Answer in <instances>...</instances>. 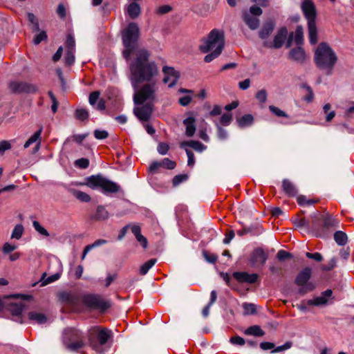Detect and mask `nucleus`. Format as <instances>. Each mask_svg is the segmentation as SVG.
<instances>
[{
	"label": "nucleus",
	"instance_id": "1",
	"mask_svg": "<svg viewBox=\"0 0 354 354\" xmlns=\"http://www.w3.org/2000/svg\"><path fill=\"white\" fill-rule=\"evenodd\" d=\"M149 56L146 49H138L129 63V80L133 90H137L139 84L142 82L156 80L158 66L155 62L149 60Z\"/></svg>",
	"mask_w": 354,
	"mask_h": 354
},
{
	"label": "nucleus",
	"instance_id": "2",
	"mask_svg": "<svg viewBox=\"0 0 354 354\" xmlns=\"http://www.w3.org/2000/svg\"><path fill=\"white\" fill-rule=\"evenodd\" d=\"M314 61L316 66L330 75L337 62V56L332 48L326 42L320 43L315 50Z\"/></svg>",
	"mask_w": 354,
	"mask_h": 354
},
{
	"label": "nucleus",
	"instance_id": "3",
	"mask_svg": "<svg viewBox=\"0 0 354 354\" xmlns=\"http://www.w3.org/2000/svg\"><path fill=\"white\" fill-rule=\"evenodd\" d=\"M112 335L111 330L108 328L93 326L88 330L89 344L96 352L102 353L105 351L103 346L112 337Z\"/></svg>",
	"mask_w": 354,
	"mask_h": 354
},
{
	"label": "nucleus",
	"instance_id": "4",
	"mask_svg": "<svg viewBox=\"0 0 354 354\" xmlns=\"http://www.w3.org/2000/svg\"><path fill=\"white\" fill-rule=\"evenodd\" d=\"M134 91L133 102L135 104L143 103L154 104L157 101L156 92L158 91V85L156 80L147 82L140 88H138L137 90Z\"/></svg>",
	"mask_w": 354,
	"mask_h": 354
},
{
	"label": "nucleus",
	"instance_id": "5",
	"mask_svg": "<svg viewBox=\"0 0 354 354\" xmlns=\"http://www.w3.org/2000/svg\"><path fill=\"white\" fill-rule=\"evenodd\" d=\"M224 46L223 31L218 29H213L206 38L201 40L199 49L203 53L214 50L222 52Z\"/></svg>",
	"mask_w": 354,
	"mask_h": 354
},
{
	"label": "nucleus",
	"instance_id": "6",
	"mask_svg": "<svg viewBox=\"0 0 354 354\" xmlns=\"http://www.w3.org/2000/svg\"><path fill=\"white\" fill-rule=\"evenodd\" d=\"M140 35V29L138 25L131 22L122 32V39L124 50L123 56L128 59L131 53L135 50Z\"/></svg>",
	"mask_w": 354,
	"mask_h": 354
},
{
	"label": "nucleus",
	"instance_id": "7",
	"mask_svg": "<svg viewBox=\"0 0 354 354\" xmlns=\"http://www.w3.org/2000/svg\"><path fill=\"white\" fill-rule=\"evenodd\" d=\"M63 343L69 351H77L84 345V336L79 330L68 328L63 332Z\"/></svg>",
	"mask_w": 354,
	"mask_h": 354
},
{
	"label": "nucleus",
	"instance_id": "8",
	"mask_svg": "<svg viewBox=\"0 0 354 354\" xmlns=\"http://www.w3.org/2000/svg\"><path fill=\"white\" fill-rule=\"evenodd\" d=\"M312 276V269L309 267L303 268L296 276L295 283L299 287L298 292L304 295L315 288L313 282L310 281Z\"/></svg>",
	"mask_w": 354,
	"mask_h": 354
},
{
	"label": "nucleus",
	"instance_id": "9",
	"mask_svg": "<svg viewBox=\"0 0 354 354\" xmlns=\"http://www.w3.org/2000/svg\"><path fill=\"white\" fill-rule=\"evenodd\" d=\"M84 303L93 308L105 310L111 306L110 302L95 295H88L84 298Z\"/></svg>",
	"mask_w": 354,
	"mask_h": 354
},
{
	"label": "nucleus",
	"instance_id": "10",
	"mask_svg": "<svg viewBox=\"0 0 354 354\" xmlns=\"http://www.w3.org/2000/svg\"><path fill=\"white\" fill-rule=\"evenodd\" d=\"M153 109V104H136L133 109V113L136 118L140 122H147L149 120Z\"/></svg>",
	"mask_w": 354,
	"mask_h": 354
},
{
	"label": "nucleus",
	"instance_id": "11",
	"mask_svg": "<svg viewBox=\"0 0 354 354\" xmlns=\"http://www.w3.org/2000/svg\"><path fill=\"white\" fill-rule=\"evenodd\" d=\"M268 259L267 254L261 248H256L251 253L248 261L250 266L254 268L263 266Z\"/></svg>",
	"mask_w": 354,
	"mask_h": 354
},
{
	"label": "nucleus",
	"instance_id": "12",
	"mask_svg": "<svg viewBox=\"0 0 354 354\" xmlns=\"http://www.w3.org/2000/svg\"><path fill=\"white\" fill-rule=\"evenodd\" d=\"M162 73L164 74L163 82L167 84L169 88L175 86L179 79V73L173 67L167 66L162 68Z\"/></svg>",
	"mask_w": 354,
	"mask_h": 354
},
{
	"label": "nucleus",
	"instance_id": "13",
	"mask_svg": "<svg viewBox=\"0 0 354 354\" xmlns=\"http://www.w3.org/2000/svg\"><path fill=\"white\" fill-rule=\"evenodd\" d=\"M9 88L12 93H33L36 88L34 85L20 81H12L9 83Z\"/></svg>",
	"mask_w": 354,
	"mask_h": 354
},
{
	"label": "nucleus",
	"instance_id": "14",
	"mask_svg": "<svg viewBox=\"0 0 354 354\" xmlns=\"http://www.w3.org/2000/svg\"><path fill=\"white\" fill-rule=\"evenodd\" d=\"M288 59L297 64H303L307 59V55L304 49L297 46L290 49L288 53Z\"/></svg>",
	"mask_w": 354,
	"mask_h": 354
},
{
	"label": "nucleus",
	"instance_id": "15",
	"mask_svg": "<svg viewBox=\"0 0 354 354\" xmlns=\"http://www.w3.org/2000/svg\"><path fill=\"white\" fill-rule=\"evenodd\" d=\"M287 35V29L286 28H281L274 36L273 43L265 42L264 45L268 48H280L284 44Z\"/></svg>",
	"mask_w": 354,
	"mask_h": 354
},
{
	"label": "nucleus",
	"instance_id": "16",
	"mask_svg": "<svg viewBox=\"0 0 354 354\" xmlns=\"http://www.w3.org/2000/svg\"><path fill=\"white\" fill-rule=\"evenodd\" d=\"M301 9L308 20V23L315 22L316 10L313 3L310 0H303Z\"/></svg>",
	"mask_w": 354,
	"mask_h": 354
},
{
	"label": "nucleus",
	"instance_id": "17",
	"mask_svg": "<svg viewBox=\"0 0 354 354\" xmlns=\"http://www.w3.org/2000/svg\"><path fill=\"white\" fill-rule=\"evenodd\" d=\"M332 295L333 291L330 289H327L322 292L320 296L308 300L307 304L310 306H315L326 305L328 304V299L332 297Z\"/></svg>",
	"mask_w": 354,
	"mask_h": 354
},
{
	"label": "nucleus",
	"instance_id": "18",
	"mask_svg": "<svg viewBox=\"0 0 354 354\" xmlns=\"http://www.w3.org/2000/svg\"><path fill=\"white\" fill-rule=\"evenodd\" d=\"M293 39L297 46H301V45L304 43V33L303 28L301 26H297L296 28L294 35L293 33H291L289 35L286 43V48L290 47Z\"/></svg>",
	"mask_w": 354,
	"mask_h": 354
},
{
	"label": "nucleus",
	"instance_id": "19",
	"mask_svg": "<svg viewBox=\"0 0 354 354\" xmlns=\"http://www.w3.org/2000/svg\"><path fill=\"white\" fill-rule=\"evenodd\" d=\"M233 277L239 282H246L249 283H255L258 279L257 274H249L245 272H235L233 273Z\"/></svg>",
	"mask_w": 354,
	"mask_h": 354
},
{
	"label": "nucleus",
	"instance_id": "20",
	"mask_svg": "<svg viewBox=\"0 0 354 354\" xmlns=\"http://www.w3.org/2000/svg\"><path fill=\"white\" fill-rule=\"evenodd\" d=\"M101 189L104 194H115L120 191V187L115 182L104 178Z\"/></svg>",
	"mask_w": 354,
	"mask_h": 354
},
{
	"label": "nucleus",
	"instance_id": "21",
	"mask_svg": "<svg viewBox=\"0 0 354 354\" xmlns=\"http://www.w3.org/2000/svg\"><path fill=\"white\" fill-rule=\"evenodd\" d=\"M183 124L185 127V135L187 137H192L196 131L195 118L190 115L183 120Z\"/></svg>",
	"mask_w": 354,
	"mask_h": 354
},
{
	"label": "nucleus",
	"instance_id": "22",
	"mask_svg": "<svg viewBox=\"0 0 354 354\" xmlns=\"http://www.w3.org/2000/svg\"><path fill=\"white\" fill-rule=\"evenodd\" d=\"M308 39L310 44L314 45L317 43V28L315 22L308 23Z\"/></svg>",
	"mask_w": 354,
	"mask_h": 354
},
{
	"label": "nucleus",
	"instance_id": "23",
	"mask_svg": "<svg viewBox=\"0 0 354 354\" xmlns=\"http://www.w3.org/2000/svg\"><path fill=\"white\" fill-rule=\"evenodd\" d=\"M283 192L289 196H295L297 194V189L294 184L288 179H284L282 182Z\"/></svg>",
	"mask_w": 354,
	"mask_h": 354
},
{
	"label": "nucleus",
	"instance_id": "24",
	"mask_svg": "<svg viewBox=\"0 0 354 354\" xmlns=\"http://www.w3.org/2000/svg\"><path fill=\"white\" fill-rule=\"evenodd\" d=\"M243 20L251 30H256L259 26V20L248 12L243 15Z\"/></svg>",
	"mask_w": 354,
	"mask_h": 354
},
{
	"label": "nucleus",
	"instance_id": "25",
	"mask_svg": "<svg viewBox=\"0 0 354 354\" xmlns=\"http://www.w3.org/2000/svg\"><path fill=\"white\" fill-rule=\"evenodd\" d=\"M274 28V24L270 21L264 24L261 30L259 31V37L265 39H266L273 31Z\"/></svg>",
	"mask_w": 354,
	"mask_h": 354
},
{
	"label": "nucleus",
	"instance_id": "26",
	"mask_svg": "<svg viewBox=\"0 0 354 354\" xmlns=\"http://www.w3.org/2000/svg\"><path fill=\"white\" fill-rule=\"evenodd\" d=\"M127 13L131 19L137 18L140 14V7L136 2L131 3L127 8Z\"/></svg>",
	"mask_w": 354,
	"mask_h": 354
},
{
	"label": "nucleus",
	"instance_id": "27",
	"mask_svg": "<svg viewBox=\"0 0 354 354\" xmlns=\"http://www.w3.org/2000/svg\"><path fill=\"white\" fill-rule=\"evenodd\" d=\"M28 319L32 323H37L39 324H43L46 322L47 318L46 317L40 313L37 312H30L28 315Z\"/></svg>",
	"mask_w": 354,
	"mask_h": 354
},
{
	"label": "nucleus",
	"instance_id": "28",
	"mask_svg": "<svg viewBox=\"0 0 354 354\" xmlns=\"http://www.w3.org/2000/svg\"><path fill=\"white\" fill-rule=\"evenodd\" d=\"M60 272H57L49 277H46V274L43 273L39 280V283H41L40 286H44L54 281H56L60 278Z\"/></svg>",
	"mask_w": 354,
	"mask_h": 354
},
{
	"label": "nucleus",
	"instance_id": "29",
	"mask_svg": "<svg viewBox=\"0 0 354 354\" xmlns=\"http://www.w3.org/2000/svg\"><path fill=\"white\" fill-rule=\"evenodd\" d=\"M104 177L100 176H92L87 178V185L92 189L100 187L102 186Z\"/></svg>",
	"mask_w": 354,
	"mask_h": 354
},
{
	"label": "nucleus",
	"instance_id": "30",
	"mask_svg": "<svg viewBox=\"0 0 354 354\" xmlns=\"http://www.w3.org/2000/svg\"><path fill=\"white\" fill-rule=\"evenodd\" d=\"M254 118L251 114H246L237 119L238 124L241 128L250 127L252 124Z\"/></svg>",
	"mask_w": 354,
	"mask_h": 354
},
{
	"label": "nucleus",
	"instance_id": "31",
	"mask_svg": "<svg viewBox=\"0 0 354 354\" xmlns=\"http://www.w3.org/2000/svg\"><path fill=\"white\" fill-rule=\"evenodd\" d=\"M245 334L248 335H253L255 337H261L264 335L265 333L264 331L259 326L254 325L248 327L245 330Z\"/></svg>",
	"mask_w": 354,
	"mask_h": 354
},
{
	"label": "nucleus",
	"instance_id": "32",
	"mask_svg": "<svg viewBox=\"0 0 354 354\" xmlns=\"http://www.w3.org/2000/svg\"><path fill=\"white\" fill-rule=\"evenodd\" d=\"M334 239L337 245L342 246L347 243L348 236L345 232L339 230L335 232Z\"/></svg>",
	"mask_w": 354,
	"mask_h": 354
},
{
	"label": "nucleus",
	"instance_id": "33",
	"mask_svg": "<svg viewBox=\"0 0 354 354\" xmlns=\"http://www.w3.org/2000/svg\"><path fill=\"white\" fill-rule=\"evenodd\" d=\"M109 217V214L104 206L99 205L97 207L94 218L96 220H106Z\"/></svg>",
	"mask_w": 354,
	"mask_h": 354
},
{
	"label": "nucleus",
	"instance_id": "34",
	"mask_svg": "<svg viewBox=\"0 0 354 354\" xmlns=\"http://www.w3.org/2000/svg\"><path fill=\"white\" fill-rule=\"evenodd\" d=\"M183 145L189 146L194 149V150H196V151L199 152H202L203 150L206 149V147L204 146L201 142L195 140H191L189 142L183 143L181 145V147H183Z\"/></svg>",
	"mask_w": 354,
	"mask_h": 354
},
{
	"label": "nucleus",
	"instance_id": "35",
	"mask_svg": "<svg viewBox=\"0 0 354 354\" xmlns=\"http://www.w3.org/2000/svg\"><path fill=\"white\" fill-rule=\"evenodd\" d=\"M156 263V259H151L144 264H142L140 268V274L142 275H145L150 268H151L155 263Z\"/></svg>",
	"mask_w": 354,
	"mask_h": 354
},
{
	"label": "nucleus",
	"instance_id": "36",
	"mask_svg": "<svg viewBox=\"0 0 354 354\" xmlns=\"http://www.w3.org/2000/svg\"><path fill=\"white\" fill-rule=\"evenodd\" d=\"M24 306L21 302L17 304H11L8 307L9 310L14 315H21L24 310Z\"/></svg>",
	"mask_w": 354,
	"mask_h": 354
},
{
	"label": "nucleus",
	"instance_id": "37",
	"mask_svg": "<svg viewBox=\"0 0 354 354\" xmlns=\"http://www.w3.org/2000/svg\"><path fill=\"white\" fill-rule=\"evenodd\" d=\"M42 128H40L39 130L35 132L34 134L32 135L30 138L25 142L24 147L25 149H27L28 147H30V145L33 144L34 142H36L38 140H39Z\"/></svg>",
	"mask_w": 354,
	"mask_h": 354
},
{
	"label": "nucleus",
	"instance_id": "38",
	"mask_svg": "<svg viewBox=\"0 0 354 354\" xmlns=\"http://www.w3.org/2000/svg\"><path fill=\"white\" fill-rule=\"evenodd\" d=\"M323 225L324 227H335L338 222L330 215L322 216Z\"/></svg>",
	"mask_w": 354,
	"mask_h": 354
},
{
	"label": "nucleus",
	"instance_id": "39",
	"mask_svg": "<svg viewBox=\"0 0 354 354\" xmlns=\"http://www.w3.org/2000/svg\"><path fill=\"white\" fill-rule=\"evenodd\" d=\"M75 50H66L64 56V62L66 65L71 66L74 64L75 60Z\"/></svg>",
	"mask_w": 354,
	"mask_h": 354
},
{
	"label": "nucleus",
	"instance_id": "40",
	"mask_svg": "<svg viewBox=\"0 0 354 354\" xmlns=\"http://www.w3.org/2000/svg\"><path fill=\"white\" fill-rule=\"evenodd\" d=\"M242 307L245 315H253L256 313V306L253 304L243 303Z\"/></svg>",
	"mask_w": 354,
	"mask_h": 354
},
{
	"label": "nucleus",
	"instance_id": "41",
	"mask_svg": "<svg viewBox=\"0 0 354 354\" xmlns=\"http://www.w3.org/2000/svg\"><path fill=\"white\" fill-rule=\"evenodd\" d=\"M23 232H24L23 225L21 224H18L15 226V227L12 230V232L11 238L15 239H19L21 237Z\"/></svg>",
	"mask_w": 354,
	"mask_h": 354
},
{
	"label": "nucleus",
	"instance_id": "42",
	"mask_svg": "<svg viewBox=\"0 0 354 354\" xmlns=\"http://www.w3.org/2000/svg\"><path fill=\"white\" fill-rule=\"evenodd\" d=\"M311 218H312V229L317 230L319 227V221L322 220V216L319 214L317 212H315L311 214Z\"/></svg>",
	"mask_w": 354,
	"mask_h": 354
},
{
	"label": "nucleus",
	"instance_id": "43",
	"mask_svg": "<svg viewBox=\"0 0 354 354\" xmlns=\"http://www.w3.org/2000/svg\"><path fill=\"white\" fill-rule=\"evenodd\" d=\"M189 178V176L185 174H178L175 176L172 180V184L174 187L178 186L180 183L185 182Z\"/></svg>",
	"mask_w": 354,
	"mask_h": 354
},
{
	"label": "nucleus",
	"instance_id": "44",
	"mask_svg": "<svg viewBox=\"0 0 354 354\" xmlns=\"http://www.w3.org/2000/svg\"><path fill=\"white\" fill-rule=\"evenodd\" d=\"M32 226L35 230L41 235L45 237L49 236V233L48 231L43 226H41L38 221H34L32 222Z\"/></svg>",
	"mask_w": 354,
	"mask_h": 354
},
{
	"label": "nucleus",
	"instance_id": "45",
	"mask_svg": "<svg viewBox=\"0 0 354 354\" xmlns=\"http://www.w3.org/2000/svg\"><path fill=\"white\" fill-rule=\"evenodd\" d=\"M270 111L277 117L279 118H288V115L283 111L281 110L277 106L270 105L268 107Z\"/></svg>",
	"mask_w": 354,
	"mask_h": 354
},
{
	"label": "nucleus",
	"instance_id": "46",
	"mask_svg": "<svg viewBox=\"0 0 354 354\" xmlns=\"http://www.w3.org/2000/svg\"><path fill=\"white\" fill-rule=\"evenodd\" d=\"M160 167H163L167 169H174L176 167V162L171 160L170 159L165 158L160 161Z\"/></svg>",
	"mask_w": 354,
	"mask_h": 354
},
{
	"label": "nucleus",
	"instance_id": "47",
	"mask_svg": "<svg viewBox=\"0 0 354 354\" xmlns=\"http://www.w3.org/2000/svg\"><path fill=\"white\" fill-rule=\"evenodd\" d=\"M337 259L335 257H333L330 259L328 263L322 265L321 266V270L323 271H330L333 270L335 267H336Z\"/></svg>",
	"mask_w": 354,
	"mask_h": 354
},
{
	"label": "nucleus",
	"instance_id": "48",
	"mask_svg": "<svg viewBox=\"0 0 354 354\" xmlns=\"http://www.w3.org/2000/svg\"><path fill=\"white\" fill-rule=\"evenodd\" d=\"M74 195L82 202H88L91 200L89 195L82 191H75Z\"/></svg>",
	"mask_w": 354,
	"mask_h": 354
},
{
	"label": "nucleus",
	"instance_id": "49",
	"mask_svg": "<svg viewBox=\"0 0 354 354\" xmlns=\"http://www.w3.org/2000/svg\"><path fill=\"white\" fill-rule=\"evenodd\" d=\"M75 117L80 120H85L88 117V113L86 109H78L75 111Z\"/></svg>",
	"mask_w": 354,
	"mask_h": 354
},
{
	"label": "nucleus",
	"instance_id": "50",
	"mask_svg": "<svg viewBox=\"0 0 354 354\" xmlns=\"http://www.w3.org/2000/svg\"><path fill=\"white\" fill-rule=\"evenodd\" d=\"M66 50H75V41L74 37L71 35H68L66 38Z\"/></svg>",
	"mask_w": 354,
	"mask_h": 354
},
{
	"label": "nucleus",
	"instance_id": "51",
	"mask_svg": "<svg viewBox=\"0 0 354 354\" xmlns=\"http://www.w3.org/2000/svg\"><path fill=\"white\" fill-rule=\"evenodd\" d=\"M292 342H286L284 344L281 346L274 347V349L271 351L272 353H279L286 350H288L292 347Z\"/></svg>",
	"mask_w": 354,
	"mask_h": 354
},
{
	"label": "nucleus",
	"instance_id": "52",
	"mask_svg": "<svg viewBox=\"0 0 354 354\" xmlns=\"http://www.w3.org/2000/svg\"><path fill=\"white\" fill-rule=\"evenodd\" d=\"M305 255L307 258L313 259L316 262H321L323 260V256L319 252H306Z\"/></svg>",
	"mask_w": 354,
	"mask_h": 354
},
{
	"label": "nucleus",
	"instance_id": "53",
	"mask_svg": "<svg viewBox=\"0 0 354 354\" xmlns=\"http://www.w3.org/2000/svg\"><path fill=\"white\" fill-rule=\"evenodd\" d=\"M267 92L265 89H261L256 93V98L261 103H265L267 100Z\"/></svg>",
	"mask_w": 354,
	"mask_h": 354
},
{
	"label": "nucleus",
	"instance_id": "54",
	"mask_svg": "<svg viewBox=\"0 0 354 354\" xmlns=\"http://www.w3.org/2000/svg\"><path fill=\"white\" fill-rule=\"evenodd\" d=\"M93 133L97 140H103L109 136V133L106 130L95 129Z\"/></svg>",
	"mask_w": 354,
	"mask_h": 354
},
{
	"label": "nucleus",
	"instance_id": "55",
	"mask_svg": "<svg viewBox=\"0 0 354 354\" xmlns=\"http://www.w3.org/2000/svg\"><path fill=\"white\" fill-rule=\"evenodd\" d=\"M75 165L81 169H86L89 165V161L86 158H80L75 160Z\"/></svg>",
	"mask_w": 354,
	"mask_h": 354
},
{
	"label": "nucleus",
	"instance_id": "56",
	"mask_svg": "<svg viewBox=\"0 0 354 354\" xmlns=\"http://www.w3.org/2000/svg\"><path fill=\"white\" fill-rule=\"evenodd\" d=\"M297 202L298 203L301 205V206H304V205H312L315 201H313V200H310V199H308L306 196H300L298 197L297 198Z\"/></svg>",
	"mask_w": 354,
	"mask_h": 354
},
{
	"label": "nucleus",
	"instance_id": "57",
	"mask_svg": "<svg viewBox=\"0 0 354 354\" xmlns=\"http://www.w3.org/2000/svg\"><path fill=\"white\" fill-rule=\"evenodd\" d=\"M46 38H47V35H46V32L41 31L39 34L35 35V37L33 39V42L35 45H37L42 41L45 40Z\"/></svg>",
	"mask_w": 354,
	"mask_h": 354
},
{
	"label": "nucleus",
	"instance_id": "58",
	"mask_svg": "<svg viewBox=\"0 0 354 354\" xmlns=\"http://www.w3.org/2000/svg\"><path fill=\"white\" fill-rule=\"evenodd\" d=\"M230 342L234 345L243 346L245 344V339L240 336H234L230 339Z\"/></svg>",
	"mask_w": 354,
	"mask_h": 354
},
{
	"label": "nucleus",
	"instance_id": "59",
	"mask_svg": "<svg viewBox=\"0 0 354 354\" xmlns=\"http://www.w3.org/2000/svg\"><path fill=\"white\" fill-rule=\"evenodd\" d=\"M292 257V254L285 250H280L277 254V258L279 261H283L285 259Z\"/></svg>",
	"mask_w": 354,
	"mask_h": 354
},
{
	"label": "nucleus",
	"instance_id": "60",
	"mask_svg": "<svg viewBox=\"0 0 354 354\" xmlns=\"http://www.w3.org/2000/svg\"><path fill=\"white\" fill-rule=\"evenodd\" d=\"M232 119V114L225 113L221 117L220 122L223 125L227 126L230 124Z\"/></svg>",
	"mask_w": 354,
	"mask_h": 354
},
{
	"label": "nucleus",
	"instance_id": "61",
	"mask_svg": "<svg viewBox=\"0 0 354 354\" xmlns=\"http://www.w3.org/2000/svg\"><path fill=\"white\" fill-rule=\"evenodd\" d=\"M169 145L164 142L159 143L157 147L158 152L161 155H165L169 151Z\"/></svg>",
	"mask_w": 354,
	"mask_h": 354
},
{
	"label": "nucleus",
	"instance_id": "62",
	"mask_svg": "<svg viewBox=\"0 0 354 354\" xmlns=\"http://www.w3.org/2000/svg\"><path fill=\"white\" fill-rule=\"evenodd\" d=\"M221 53V52H220V51L214 50L211 53L205 55V57H204V61L207 63H209V62H212L213 59H214L215 58H216Z\"/></svg>",
	"mask_w": 354,
	"mask_h": 354
},
{
	"label": "nucleus",
	"instance_id": "63",
	"mask_svg": "<svg viewBox=\"0 0 354 354\" xmlns=\"http://www.w3.org/2000/svg\"><path fill=\"white\" fill-rule=\"evenodd\" d=\"M100 92L94 91L89 95L88 101L91 105L94 106L98 100Z\"/></svg>",
	"mask_w": 354,
	"mask_h": 354
},
{
	"label": "nucleus",
	"instance_id": "64",
	"mask_svg": "<svg viewBox=\"0 0 354 354\" xmlns=\"http://www.w3.org/2000/svg\"><path fill=\"white\" fill-rule=\"evenodd\" d=\"M295 225L297 227H304L306 229H308L310 227L309 222L308 221H306L305 218H300V219L297 220L295 222Z\"/></svg>",
	"mask_w": 354,
	"mask_h": 354
}]
</instances>
